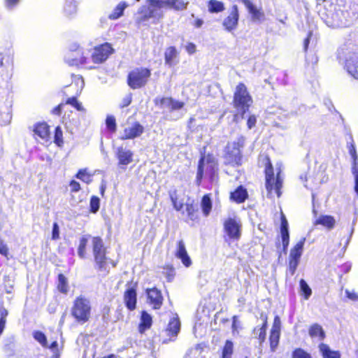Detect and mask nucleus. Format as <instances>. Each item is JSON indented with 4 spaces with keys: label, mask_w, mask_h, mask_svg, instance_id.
I'll return each mask as SVG.
<instances>
[{
    "label": "nucleus",
    "mask_w": 358,
    "mask_h": 358,
    "mask_svg": "<svg viewBox=\"0 0 358 358\" xmlns=\"http://www.w3.org/2000/svg\"><path fill=\"white\" fill-rule=\"evenodd\" d=\"M100 206V200L99 197L92 196L90 199V211L93 213H96Z\"/></svg>",
    "instance_id": "obj_49"
},
{
    "label": "nucleus",
    "mask_w": 358,
    "mask_h": 358,
    "mask_svg": "<svg viewBox=\"0 0 358 358\" xmlns=\"http://www.w3.org/2000/svg\"><path fill=\"white\" fill-rule=\"evenodd\" d=\"M66 104L71 105L75 108H76L78 111H83L84 110L81 103H80L76 97L69 98L66 101Z\"/></svg>",
    "instance_id": "obj_51"
},
{
    "label": "nucleus",
    "mask_w": 358,
    "mask_h": 358,
    "mask_svg": "<svg viewBox=\"0 0 358 358\" xmlns=\"http://www.w3.org/2000/svg\"><path fill=\"white\" fill-rule=\"evenodd\" d=\"M180 329V322L178 317H173L167 327V330L171 333L173 336H176Z\"/></svg>",
    "instance_id": "obj_38"
},
{
    "label": "nucleus",
    "mask_w": 358,
    "mask_h": 358,
    "mask_svg": "<svg viewBox=\"0 0 358 358\" xmlns=\"http://www.w3.org/2000/svg\"><path fill=\"white\" fill-rule=\"evenodd\" d=\"M292 358H313L311 355L302 348H296L292 353Z\"/></svg>",
    "instance_id": "obj_45"
},
{
    "label": "nucleus",
    "mask_w": 358,
    "mask_h": 358,
    "mask_svg": "<svg viewBox=\"0 0 358 358\" xmlns=\"http://www.w3.org/2000/svg\"><path fill=\"white\" fill-rule=\"evenodd\" d=\"M313 213L315 220L313 222L314 225H322L328 229H332L336 224V220L334 217L331 215H320L318 217H317V211L313 207Z\"/></svg>",
    "instance_id": "obj_18"
},
{
    "label": "nucleus",
    "mask_w": 358,
    "mask_h": 358,
    "mask_svg": "<svg viewBox=\"0 0 358 358\" xmlns=\"http://www.w3.org/2000/svg\"><path fill=\"white\" fill-rule=\"evenodd\" d=\"M185 49L189 54H193L196 52V45L192 43H189L185 46Z\"/></svg>",
    "instance_id": "obj_61"
},
{
    "label": "nucleus",
    "mask_w": 358,
    "mask_h": 358,
    "mask_svg": "<svg viewBox=\"0 0 358 358\" xmlns=\"http://www.w3.org/2000/svg\"><path fill=\"white\" fill-rule=\"evenodd\" d=\"M150 76V69L143 67L136 68L128 75V85L134 90L139 89L147 84Z\"/></svg>",
    "instance_id": "obj_9"
},
{
    "label": "nucleus",
    "mask_w": 358,
    "mask_h": 358,
    "mask_svg": "<svg viewBox=\"0 0 358 358\" xmlns=\"http://www.w3.org/2000/svg\"><path fill=\"white\" fill-rule=\"evenodd\" d=\"M247 196V191L242 186L238 187L234 192L231 193V199L238 203L243 202Z\"/></svg>",
    "instance_id": "obj_31"
},
{
    "label": "nucleus",
    "mask_w": 358,
    "mask_h": 358,
    "mask_svg": "<svg viewBox=\"0 0 358 358\" xmlns=\"http://www.w3.org/2000/svg\"><path fill=\"white\" fill-rule=\"evenodd\" d=\"M92 250L96 268L98 269L100 275L106 276L110 272L109 264H111L113 267H115L116 262L106 257V249L101 238H93Z\"/></svg>",
    "instance_id": "obj_2"
},
{
    "label": "nucleus",
    "mask_w": 358,
    "mask_h": 358,
    "mask_svg": "<svg viewBox=\"0 0 358 358\" xmlns=\"http://www.w3.org/2000/svg\"><path fill=\"white\" fill-rule=\"evenodd\" d=\"M74 81L76 83L78 86H80V90L83 88L85 83L84 80L82 77L76 76L74 78Z\"/></svg>",
    "instance_id": "obj_64"
},
{
    "label": "nucleus",
    "mask_w": 358,
    "mask_h": 358,
    "mask_svg": "<svg viewBox=\"0 0 358 358\" xmlns=\"http://www.w3.org/2000/svg\"><path fill=\"white\" fill-rule=\"evenodd\" d=\"M309 335L312 338H318L320 341L323 340L325 337L322 327L318 324H314L310 327Z\"/></svg>",
    "instance_id": "obj_32"
},
{
    "label": "nucleus",
    "mask_w": 358,
    "mask_h": 358,
    "mask_svg": "<svg viewBox=\"0 0 358 358\" xmlns=\"http://www.w3.org/2000/svg\"><path fill=\"white\" fill-rule=\"evenodd\" d=\"M233 352V343L231 341H227L222 349V358H231Z\"/></svg>",
    "instance_id": "obj_43"
},
{
    "label": "nucleus",
    "mask_w": 358,
    "mask_h": 358,
    "mask_svg": "<svg viewBox=\"0 0 358 358\" xmlns=\"http://www.w3.org/2000/svg\"><path fill=\"white\" fill-rule=\"evenodd\" d=\"M196 211L197 209L193 203H187L185 204V210H182V213H186L187 217L189 220L194 221L198 218Z\"/></svg>",
    "instance_id": "obj_35"
},
{
    "label": "nucleus",
    "mask_w": 358,
    "mask_h": 358,
    "mask_svg": "<svg viewBox=\"0 0 358 358\" xmlns=\"http://www.w3.org/2000/svg\"><path fill=\"white\" fill-rule=\"evenodd\" d=\"M319 349L323 358H341L340 352L338 351L331 350L327 344H320Z\"/></svg>",
    "instance_id": "obj_27"
},
{
    "label": "nucleus",
    "mask_w": 358,
    "mask_h": 358,
    "mask_svg": "<svg viewBox=\"0 0 358 358\" xmlns=\"http://www.w3.org/2000/svg\"><path fill=\"white\" fill-rule=\"evenodd\" d=\"M115 155L120 166H127L133 161V152L123 146H120L116 149Z\"/></svg>",
    "instance_id": "obj_17"
},
{
    "label": "nucleus",
    "mask_w": 358,
    "mask_h": 358,
    "mask_svg": "<svg viewBox=\"0 0 358 358\" xmlns=\"http://www.w3.org/2000/svg\"><path fill=\"white\" fill-rule=\"evenodd\" d=\"M124 300L127 308L133 310L136 308V290L131 287L129 288L124 294Z\"/></svg>",
    "instance_id": "obj_22"
},
{
    "label": "nucleus",
    "mask_w": 358,
    "mask_h": 358,
    "mask_svg": "<svg viewBox=\"0 0 358 358\" xmlns=\"http://www.w3.org/2000/svg\"><path fill=\"white\" fill-rule=\"evenodd\" d=\"M275 166L277 173L276 176L275 177L271 162H270L269 159H268V162L265 169L266 189L268 192V196H272V192L274 190L278 197H280L281 195L280 189L282 186L283 180V178L281 176L282 164L281 163H278L276 164Z\"/></svg>",
    "instance_id": "obj_3"
},
{
    "label": "nucleus",
    "mask_w": 358,
    "mask_h": 358,
    "mask_svg": "<svg viewBox=\"0 0 358 358\" xmlns=\"http://www.w3.org/2000/svg\"><path fill=\"white\" fill-rule=\"evenodd\" d=\"M261 319L263 323L261 327H256L253 330L254 337L259 341V343L262 344L264 342L266 335V327H267V316L264 314H261Z\"/></svg>",
    "instance_id": "obj_21"
},
{
    "label": "nucleus",
    "mask_w": 358,
    "mask_h": 358,
    "mask_svg": "<svg viewBox=\"0 0 358 358\" xmlns=\"http://www.w3.org/2000/svg\"><path fill=\"white\" fill-rule=\"evenodd\" d=\"M245 6L248 8L249 13L252 15V19L255 22H261L264 20V15L258 10L252 3L249 0H242Z\"/></svg>",
    "instance_id": "obj_24"
},
{
    "label": "nucleus",
    "mask_w": 358,
    "mask_h": 358,
    "mask_svg": "<svg viewBox=\"0 0 358 358\" xmlns=\"http://www.w3.org/2000/svg\"><path fill=\"white\" fill-rule=\"evenodd\" d=\"M164 9H166L165 0H146L145 4L141 6L138 10L136 22L138 24L152 19L158 22L164 16Z\"/></svg>",
    "instance_id": "obj_1"
},
{
    "label": "nucleus",
    "mask_w": 358,
    "mask_h": 358,
    "mask_svg": "<svg viewBox=\"0 0 358 358\" xmlns=\"http://www.w3.org/2000/svg\"><path fill=\"white\" fill-rule=\"evenodd\" d=\"M52 238L53 240H57L59 238V227L57 222L53 223Z\"/></svg>",
    "instance_id": "obj_54"
},
{
    "label": "nucleus",
    "mask_w": 358,
    "mask_h": 358,
    "mask_svg": "<svg viewBox=\"0 0 358 358\" xmlns=\"http://www.w3.org/2000/svg\"><path fill=\"white\" fill-rule=\"evenodd\" d=\"M71 314L77 322L85 323L91 315V304L89 299L84 296L77 297L71 308Z\"/></svg>",
    "instance_id": "obj_6"
},
{
    "label": "nucleus",
    "mask_w": 358,
    "mask_h": 358,
    "mask_svg": "<svg viewBox=\"0 0 358 358\" xmlns=\"http://www.w3.org/2000/svg\"><path fill=\"white\" fill-rule=\"evenodd\" d=\"M14 63L13 53L7 50L4 52H0V67L6 69H13Z\"/></svg>",
    "instance_id": "obj_25"
},
{
    "label": "nucleus",
    "mask_w": 358,
    "mask_h": 358,
    "mask_svg": "<svg viewBox=\"0 0 358 358\" xmlns=\"http://www.w3.org/2000/svg\"><path fill=\"white\" fill-rule=\"evenodd\" d=\"M82 48L77 44L71 46L69 52L65 56V62L69 66H78L87 62V57Z\"/></svg>",
    "instance_id": "obj_11"
},
{
    "label": "nucleus",
    "mask_w": 358,
    "mask_h": 358,
    "mask_svg": "<svg viewBox=\"0 0 358 358\" xmlns=\"http://www.w3.org/2000/svg\"><path fill=\"white\" fill-rule=\"evenodd\" d=\"M208 10L210 13H219L224 9V3L216 0H210L208 4Z\"/></svg>",
    "instance_id": "obj_41"
},
{
    "label": "nucleus",
    "mask_w": 358,
    "mask_h": 358,
    "mask_svg": "<svg viewBox=\"0 0 358 358\" xmlns=\"http://www.w3.org/2000/svg\"><path fill=\"white\" fill-rule=\"evenodd\" d=\"M88 242V238L87 236H83L80 239L79 245L78 248V255L81 259L85 258L86 255V246Z\"/></svg>",
    "instance_id": "obj_42"
},
{
    "label": "nucleus",
    "mask_w": 358,
    "mask_h": 358,
    "mask_svg": "<svg viewBox=\"0 0 358 358\" xmlns=\"http://www.w3.org/2000/svg\"><path fill=\"white\" fill-rule=\"evenodd\" d=\"M244 143L245 138L242 136H239L236 141L228 143L224 155L225 164L233 166L241 165L242 155L240 148L244 146Z\"/></svg>",
    "instance_id": "obj_5"
},
{
    "label": "nucleus",
    "mask_w": 358,
    "mask_h": 358,
    "mask_svg": "<svg viewBox=\"0 0 358 358\" xmlns=\"http://www.w3.org/2000/svg\"><path fill=\"white\" fill-rule=\"evenodd\" d=\"M165 64L173 66L178 63V52L175 47L168 48L164 53Z\"/></svg>",
    "instance_id": "obj_23"
},
{
    "label": "nucleus",
    "mask_w": 358,
    "mask_h": 358,
    "mask_svg": "<svg viewBox=\"0 0 358 358\" xmlns=\"http://www.w3.org/2000/svg\"><path fill=\"white\" fill-rule=\"evenodd\" d=\"M271 330L280 331V320L278 316L275 317Z\"/></svg>",
    "instance_id": "obj_57"
},
{
    "label": "nucleus",
    "mask_w": 358,
    "mask_h": 358,
    "mask_svg": "<svg viewBox=\"0 0 358 358\" xmlns=\"http://www.w3.org/2000/svg\"><path fill=\"white\" fill-rule=\"evenodd\" d=\"M338 59L345 62V69L354 78L358 80V57L355 53L348 52L344 48L338 50Z\"/></svg>",
    "instance_id": "obj_10"
},
{
    "label": "nucleus",
    "mask_w": 358,
    "mask_h": 358,
    "mask_svg": "<svg viewBox=\"0 0 358 358\" xmlns=\"http://www.w3.org/2000/svg\"><path fill=\"white\" fill-rule=\"evenodd\" d=\"M280 331L271 330L269 336L270 348L272 352H275L278 345Z\"/></svg>",
    "instance_id": "obj_39"
},
{
    "label": "nucleus",
    "mask_w": 358,
    "mask_h": 358,
    "mask_svg": "<svg viewBox=\"0 0 358 358\" xmlns=\"http://www.w3.org/2000/svg\"><path fill=\"white\" fill-rule=\"evenodd\" d=\"M166 8H173L177 10L186 8L187 2L182 0H165Z\"/></svg>",
    "instance_id": "obj_34"
},
{
    "label": "nucleus",
    "mask_w": 358,
    "mask_h": 358,
    "mask_svg": "<svg viewBox=\"0 0 358 358\" xmlns=\"http://www.w3.org/2000/svg\"><path fill=\"white\" fill-rule=\"evenodd\" d=\"M280 234L282 243V251L285 253L289 243V234L288 230V222L283 214H282L281 216Z\"/></svg>",
    "instance_id": "obj_20"
},
{
    "label": "nucleus",
    "mask_w": 358,
    "mask_h": 358,
    "mask_svg": "<svg viewBox=\"0 0 358 358\" xmlns=\"http://www.w3.org/2000/svg\"><path fill=\"white\" fill-rule=\"evenodd\" d=\"M148 303L152 306L154 309H159L163 303V296L161 292L155 287L147 289Z\"/></svg>",
    "instance_id": "obj_16"
},
{
    "label": "nucleus",
    "mask_w": 358,
    "mask_h": 358,
    "mask_svg": "<svg viewBox=\"0 0 358 358\" xmlns=\"http://www.w3.org/2000/svg\"><path fill=\"white\" fill-rule=\"evenodd\" d=\"M176 256L180 259L186 267H189L192 264V261L186 250L185 243L182 240L178 242Z\"/></svg>",
    "instance_id": "obj_19"
},
{
    "label": "nucleus",
    "mask_w": 358,
    "mask_h": 358,
    "mask_svg": "<svg viewBox=\"0 0 358 358\" xmlns=\"http://www.w3.org/2000/svg\"><path fill=\"white\" fill-rule=\"evenodd\" d=\"M128 3L125 1L120 2L108 15L110 20H117L123 15L124 10L128 7Z\"/></svg>",
    "instance_id": "obj_29"
},
{
    "label": "nucleus",
    "mask_w": 358,
    "mask_h": 358,
    "mask_svg": "<svg viewBox=\"0 0 358 358\" xmlns=\"http://www.w3.org/2000/svg\"><path fill=\"white\" fill-rule=\"evenodd\" d=\"M201 208L205 216H208L212 208V201L209 195H204L201 200Z\"/></svg>",
    "instance_id": "obj_40"
},
{
    "label": "nucleus",
    "mask_w": 358,
    "mask_h": 358,
    "mask_svg": "<svg viewBox=\"0 0 358 358\" xmlns=\"http://www.w3.org/2000/svg\"><path fill=\"white\" fill-rule=\"evenodd\" d=\"M131 102V94H127L124 98H123L120 106V108H124L128 106Z\"/></svg>",
    "instance_id": "obj_56"
},
{
    "label": "nucleus",
    "mask_w": 358,
    "mask_h": 358,
    "mask_svg": "<svg viewBox=\"0 0 358 358\" xmlns=\"http://www.w3.org/2000/svg\"><path fill=\"white\" fill-rule=\"evenodd\" d=\"M76 178L83 180L86 183H90L91 182V177L89 174L86 173L85 170H80L76 174Z\"/></svg>",
    "instance_id": "obj_52"
},
{
    "label": "nucleus",
    "mask_w": 358,
    "mask_h": 358,
    "mask_svg": "<svg viewBox=\"0 0 358 358\" xmlns=\"http://www.w3.org/2000/svg\"><path fill=\"white\" fill-rule=\"evenodd\" d=\"M256 122V117L255 115H250L247 122L248 129H252L253 127H255Z\"/></svg>",
    "instance_id": "obj_60"
},
{
    "label": "nucleus",
    "mask_w": 358,
    "mask_h": 358,
    "mask_svg": "<svg viewBox=\"0 0 358 358\" xmlns=\"http://www.w3.org/2000/svg\"><path fill=\"white\" fill-rule=\"evenodd\" d=\"M252 103V99L250 96L246 86L243 83H239L236 87L234 96V103L235 108L241 112L242 118L245 112Z\"/></svg>",
    "instance_id": "obj_8"
},
{
    "label": "nucleus",
    "mask_w": 358,
    "mask_h": 358,
    "mask_svg": "<svg viewBox=\"0 0 358 358\" xmlns=\"http://www.w3.org/2000/svg\"><path fill=\"white\" fill-rule=\"evenodd\" d=\"M58 289L62 293H67L69 290L67 279L63 274H59L58 276Z\"/></svg>",
    "instance_id": "obj_44"
},
{
    "label": "nucleus",
    "mask_w": 358,
    "mask_h": 358,
    "mask_svg": "<svg viewBox=\"0 0 358 358\" xmlns=\"http://www.w3.org/2000/svg\"><path fill=\"white\" fill-rule=\"evenodd\" d=\"M238 10L236 5H234L229 15L224 20L222 24L228 31L234 30L238 22Z\"/></svg>",
    "instance_id": "obj_15"
},
{
    "label": "nucleus",
    "mask_w": 358,
    "mask_h": 358,
    "mask_svg": "<svg viewBox=\"0 0 358 358\" xmlns=\"http://www.w3.org/2000/svg\"><path fill=\"white\" fill-rule=\"evenodd\" d=\"M106 124L107 129L111 132H115L116 131L117 125L115 118L112 115H108L106 120Z\"/></svg>",
    "instance_id": "obj_48"
},
{
    "label": "nucleus",
    "mask_w": 358,
    "mask_h": 358,
    "mask_svg": "<svg viewBox=\"0 0 358 358\" xmlns=\"http://www.w3.org/2000/svg\"><path fill=\"white\" fill-rule=\"evenodd\" d=\"M208 177L211 182H217V164L213 156L202 157L199 162L196 183L200 185L202 178Z\"/></svg>",
    "instance_id": "obj_4"
},
{
    "label": "nucleus",
    "mask_w": 358,
    "mask_h": 358,
    "mask_svg": "<svg viewBox=\"0 0 358 358\" xmlns=\"http://www.w3.org/2000/svg\"><path fill=\"white\" fill-rule=\"evenodd\" d=\"M0 253L5 256L8 254V248L1 240H0Z\"/></svg>",
    "instance_id": "obj_63"
},
{
    "label": "nucleus",
    "mask_w": 358,
    "mask_h": 358,
    "mask_svg": "<svg viewBox=\"0 0 358 358\" xmlns=\"http://www.w3.org/2000/svg\"><path fill=\"white\" fill-rule=\"evenodd\" d=\"M152 322V317L146 311L143 310L141 313V323L139 324V331L143 333L145 329H149Z\"/></svg>",
    "instance_id": "obj_30"
},
{
    "label": "nucleus",
    "mask_w": 358,
    "mask_h": 358,
    "mask_svg": "<svg viewBox=\"0 0 358 358\" xmlns=\"http://www.w3.org/2000/svg\"><path fill=\"white\" fill-rule=\"evenodd\" d=\"M70 187H71V192H77L80 190V185L79 182H78L77 181L72 180L70 182Z\"/></svg>",
    "instance_id": "obj_59"
},
{
    "label": "nucleus",
    "mask_w": 358,
    "mask_h": 358,
    "mask_svg": "<svg viewBox=\"0 0 358 358\" xmlns=\"http://www.w3.org/2000/svg\"><path fill=\"white\" fill-rule=\"evenodd\" d=\"M345 294L347 297L350 300L354 301H358V294L355 292L346 289Z\"/></svg>",
    "instance_id": "obj_58"
},
{
    "label": "nucleus",
    "mask_w": 358,
    "mask_h": 358,
    "mask_svg": "<svg viewBox=\"0 0 358 358\" xmlns=\"http://www.w3.org/2000/svg\"><path fill=\"white\" fill-rule=\"evenodd\" d=\"M299 260L289 258V271L292 275H293L299 265Z\"/></svg>",
    "instance_id": "obj_53"
},
{
    "label": "nucleus",
    "mask_w": 358,
    "mask_h": 358,
    "mask_svg": "<svg viewBox=\"0 0 358 358\" xmlns=\"http://www.w3.org/2000/svg\"><path fill=\"white\" fill-rule=\"evenodd\" d=\"M20 0H6V6L8 8L12 9Z\"/></svg>",
    "instance_id": "obj_62"
},
{
    "label": "nucleus",
    "mask_w": 358,
    "mask_h": 358,
    "mask_svg": "<svg viewBox=\"0 0 358 358\" xmlns=\"http://www.w3.org/2000/svg\"><path fill=\"white\" fill-rule=\"evenodd\" d=\"M144 131V127L138 122H134L125 127L122 135L120 137L121 140L134 139L140 136Z\"/></svg>",
    "instance_id": "obj_14"
},
{
    "label": "nucleus",
    "mask_w": 358,
    "mask_h": 358,
    "mask_svg": "<svg viewBox=\"0 0 358 358\" xmlns=\"http://www.w3.org/2000/svg\"><path fill=\"white\" fill-rule=\"evenodd\" d=\"M161 103L163 106L170 108L171 110H178L183 107V102L176 101L171 98H164Z\"/></svg>",
    "instance_id": "obj_33"
},
{
    "label": "nucleus",
    "mask_w": 358,
    "mask_h": 358,
    "mask_svg": "<svg viewBox=\"0 0 358 358\" xmlns=\"http://www.w3.org/2000/svg\"><path fill=\"white\" fill-rule=\"evenodd\" d=\"M305 238H303L301 241H299L293 248L291 249L289 258L298 259L299 260L302 252L303 245L305 243Z\"/></svg>",
    "instance_id": "obj_28"
},
{
    "label": "nucleus",
    "mask_w": 358,
    "mask_h": 358,
    "mask_svg": "<svg viewBox=\"0 0 358 358\" xmlns=\"http://www.w3.org/2000/svg\"><path fill=\"white\" fill-rule=\"evenodd\" d=\"M33 336L43 347H48V342L45 335L39 331H34Z\"/></svg>",
    "instance_id": "obj_46"
},
{
    "label": "nucleus",
    "mask_w": 358,
    "mask_h": 358,
    "mask_svg": "<svg viewBox=\"0 0 358 358\" xmlns=\"http://www.w3.org/2000/svg\"><path fill=\"white\" fill-rule=\"evenodd\" d=\"M64 11L66 16H73L77 12V4L75 0H66Z\"/></svg>",
    "instance_id": "obj_36"
},
{
    "label": "nucleus",
    "mask_w": 358,
    "mask_h": 358,
    "mask_svg": "<svg viewBox=\"0 0 358 358\" xmlns=\"http://www.w3.org/2000/svg\"><path fill=\"white\" fill-rule=\"evenodd\" d=\"M113 49L108 43L95 47L92 53V59L94 63H102L107 59L108 56L112 54Z\"/></svg>",
    "instance_id": "obj_13"
},
{
    "label": "nucleus",
    "mask_w": 358,
    "mask_h": 358,
    "mask_svg": "<svg viewBox=\"0 0 358 358\" xmlns=\"http://www.w3.org/2000/svg\"><path fill=\"white\" fill-rule=\"evenodd\" d=\"M169 196L173 203V208L177 211H182L183 203L178 201V192L176 189L169 192Z\"/></svg>",
    "instance_id": "obj_37"
},
{
    "label": "nucleus",
    "mask_w": 358,
    "mask_h": 358,
    "mask_svg": "<svg viewBox=\"0 0 358 358\" xmlns=\"http://www.w3.org/2000/svg\"><path fill=\"white\" fill-rule=\"evenodd\" d=\"M241 222L239 218L229 217L224 222L225 232L229 238L238 240L241 235Z\"/></svg>",
    "instance_id": "obj_12"
},
{
    "label": "nucleus",
    "mask_w": 358,
    "mask_h": 358,
    "mask_svg": "<svg viewBox=\"0 0 358 358\" xmlns=\"http://www.w3.org/2000/svg\"><path fill=\"white\" fill-rule=\"evenodd\" d=\"M299 283H300V289H301V291L304 294V298L306 299H308L312 294L311 289L309 287L308 285L306 283V282L303 279H301L300 280Z\"/></svg>",
    "instance_id": "obj_47"
},
{
    "label": "nucleus",
    "mask_w": 358,
    "mask_h": 358,
    "mask_svg": "<svg viewBox=\"0 0 358 358\" xmlns=\"http://www.w3.org/2000/svg\"><path fill=\"white\" fill-rule=\"evenodd\" d=\"M62 131L60 127H57L55 131V143L61 146L63 144Z\"/></svg>",
    "instance_id": "obj_50"
},
{
    "label": "nucleus",
    "mask_w": 358,
    "mask_h": 358,
    "mask_svg": "<svg viewBox=\"0 0 358 358\" xmlns=\"http://www.w3.org/2000/svg\"><path fill=\"white\" fill-rule=\"evenodd\" d=\"M34 131L35 135L38 136L41 139L45 141H48L50 131L49 127L46 123L43 122L36 124Z\"/></svg>",
    "instance_id": "obj_26"
},
{
    "label": "nucleus",
    "mask_w": 358,
    "mask_h": 358,
    "mask_svg": "<svg viewBox=\"0 0 358 358\" xmlns=\"http://www.w3.org/2000/svg\"><path fill=\"white\" fill-rule=\"evenodd\" d=\"M355 17V16L350 17L348 10H336L334 8V10H329L327 13L325 20L328 26L338 28L350 26Z\"/></svg>",
    "instance_id": "obj_7"
},
{
    "label": "nucleus",
    "mask_w": 358,
    "mask_h": 358,
    "mask_svg": "<svg viewBox=\"0 0 358 358\" xmlns=\"http://www.w3.org/2000/svg\"><path fill=\"white\" fill-rule=\"evenodd\" d=\"M58 343L56 341H53L51 345L49 346V348L52 350L53 352V357L55 358H59V350H58Z\"/></svg>",
    "instance_id": "obj_55"
}]
</instances>
